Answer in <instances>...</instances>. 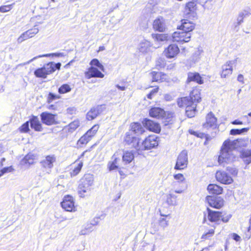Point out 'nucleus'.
Listing matches in <instances>:
<instances>
[{
	"instance_id": "obj_21",
	"label": "nucleus",
	"mask_w": 251,
	"mask_h": 251,
	"mask_svg": "<svg viewBox=\"0 0 251 251\" xmlns=\"http://www.w3.org/2000/svg\"><path fill=\"white\" fill-rule=\"evenodd\" d=\"M153 28L159 32H163L166 28L165 20L162 17H159L155 19L153 23Z\"/></svg>"
},
{
	"instance_id": "obj_39",
	"label": "nucleus",
	"mask_w": 251,
	"mask_h": 251,
	"mask_svg": "<svg viewBox=\"0 0 251 251\" xmlns=\"http://www.w3.org/2000/svg\"><path fill=\"white\" fill-rule=\"evenodd\" d=\"M79 126V121L75 120L68 125V130L70 132L74 131Z\"/></svg>"
},
{
	"instance_id": "obj_56",
	"label": "nucleus",
	"mask_w": 251,
	"mask_h": 251,
	"mask_svg": "<svg viewBox=\"0 0 251 251\" xmlns=\"http://www.w3.org/2000/svg\"><path fill=\"white\" fill-rule=\"evenodd\" d=\"M236 140L238 141V145H236V147H235V149L237 148L238 147H241L242 146H245L246 145V141L242 139H237Z\"/></svg>"
},
{
	"instance_id": "obj_36",
	"label": "nucleus",
	"mask_w": 251,
	"mask_h": 251,
	"mask_svg": "<svg viewBox=\"0 0 251 251\" xmlns=\"http://www.w3.org/2000/svg\"><path fill=\"white\" fill-rule=\"evenodd\" d=\"M134 155L131 151H126L123 155V162L125 164L130 163L134 159Z\"/></svg>"
},
{
	"instance_id": "obj_60",
	"label": "nucleus",
	"mask_w": 251,
	"mask_h": 251,
	"mask_svg": "<svg viewBox=\"0 0 251 251\" xmlns=\"http://www.w3.org/2000/svg\"><path fill=\"white\" fill-rule=\"evenodd\" d=\"M241 14L244 17H246L247 16H248L249 15L251 14V10H244L243 11L240 12Z\"/></svg>"
},
{
	"instance_id": "obj_37",
	"label": "nucleus",
	"mask_w": 251,
	"mask_h": 251,
	"mask_svg": "<svg viewBox=\"0 0 251 251\" xmlns=\"http://www.w3.org/2000/svg\"><path fill=\"white\" fill-rule=\"evenodd\" d=\"M34 74L37 77L43 78H46L48 75L43 67L36 69L34 71Z\"/></svg>"
},
{
	"instance_id": "obj_44",
	"label": "nucleus",
	"mask_w": 251,
	"mask_h": 251,
	"mask_svg": "<svg viewBox=\"0 0 251 251\" xmlns=\"http://www.w3.org/2000/svg\"><path fill=\"white\" fill-rule=\"evenodd\" d=\"M88 133H85L83 136H82L78 140V142L80 144H87L90 140L91 138L89 137Z\"/></svg>"
},
{
	"instance_id": "obj_63",
	"label": "nucleus",
	"mask_w": 251,
	"mask_h": 251,
	"mask_svg": "<svg viewBox=\"0 0 251 251\" xmlns=\"http://www.w3.org/2000/svg\"><path fill=\"white\" fill-rule=\"evenodd\" d=\"M237 80L242 83H244V76L240 74L238 75Z\"/></svg>"
},
{
	"instance_id": "obj_46",
	"label": "nucleus",
	"mask_w": 251,
	"mask_h": 251,
	"mask_svg": "<svg viewBox=\"0 0 251 251\" xmlns=\"http://www.w3.org/2000/svg\"><path fill=\"white\" fill-rule=\"evenodd\" d=\"M23 162L25 164H28L29 165L33 164L34 163L33 159L30 155L25 156L23 159Z\"/></svg>"
},
{
	"instance_id": "obj_51",
	"label": "nucleus",
	"mask_w": 251,
	"mask_h": 251,
	"mask_svg": "<svg viewBox=\"0 0 251 251\" xmlns=\"http://www.w3.org/2000/svg\"><path fill=\"white\" fill-rule=\"evenodd\" d=\"M13 4L3 5L0 7V12H6L9 11L12 8Z\"/></svg>"
},
{
	"instance_id": "obj_27",
	"label": "nucleus",
	"mask_w": 251,
	"mask_h": 251,
	"mask_svg": "<svg viewBox=\"0 0 251 251\" xmlns=\"http://www.w3.org/2000/svg\"><path fill=\"white\" fill-rule=\"evenodd\" d=\"M149 114L151 117L159 119L164 116L165 111L161 108L153 107L150 109Z\"/></svg>"
},
{
	"instance_id": "obj_4",
	"label": "nucleus",
	"mask_w": 251,
	"mask_h": 251,
	"mask_svg": "<svg viewBox=\"0 0 251 251\" xmlns=\"http://www.w3.org/2000/svg\"><path fill=\"white\" fill-rule=\"evenodd\" d=\"M157 139V137L155 135L149 136L141 144L135 145L136 150L139 151H142L154 148L158 145Z\"/></svg>"
},
{
	"instance_id": "obj_43",
	"label": "nucleus",
	"mask_w": 251,
	"mask_h": 251,
	"mask_svg": "<svg viewBox=\"0 0 251 251\" xmlns=\"http://www.w3.org/2000/svg\"><path fill=\"white\" fill-rule=\"evenodd\" d=\"M90 65L92 66H95L98 67L100 70L103 71H104V67L103 66L100 62L98 59H93L90 62Z\"/></svg>"
},
{
	"instance_id": "obj_28",
	"label": "nucleus",
	"mask_w": 251,
	"mask_h": 251,
	"mask_svg": "<svg viewBox=\"0 0 251 251\" xmlns=\"http://www.w3.org/2000/svg\"><path fill=\"white\" fill-rule=\"evenodd\" d=\"M191 81L196 82L199 84H202L203 82V80L199 73L190 72L188 74L187 83H189Z\"/></svg>"
},
{
	"instance_id": "obj_13",
	"label": "nucleus",
	"mask_w": 251,
	"mask_h": 251,
	"mask_svg": "<svg viewBox=\"0 0 251 251\" xmlns=\"http://www.w3.org/2000/svg\"><path fill=\"white\" fill-rule=\"evenodd\" d=\"M61 204L62 207L67 211L72 212L75 211L74 200L71 196H65Z\"/></svg>"
},
{
	"instance_id": "obj_64",
	"label": "nucleus",
	"mask_w": 251,
	"mask_h": 251,
	"mask_svg": "<svg viewBox=\"0 0 251 251\" xmlns=\"http://www.w3.org/2000/svg\"><path fill=\"white\" fill-rule=\"evenodd\" d=\"M244 118L248 119V121L249 123H251V112L249 113L248 115H245L244 116Z\"/></svg>"
},
{
	"instance_id": "obj_9",
	"label": "nucleus",
	"mask_w": 251,
	"mask_h": 251,
	"mask_svg": "<svg viewBox=\"0 0 251 251\" xmlns=\"http://www.w3.org/2000/svg\"><path fill=\"white\" fill-rule=\"evenodd\" d=\"M56 161V157L54 155L47 156L41 162V164L44 171L48 174H50L51 169L53 166V163Z\"/></svg>"
},
{
	"instance_id": "obj_20",
	"label": "nucleus",
	"mask_w": 251,
	"mask_h": 251,
	"mask_svg": "<svg viewBox=\"0 0 251 251\" xmlns=\"http://www.w3.org/2000/svg\"><path fill=\"white\" fill-rule=\"evenodd\" d=\"M61 66V64L60 63H55L51 62L45 65L43 67L47 75H49L54 72L56 70H59Z\"/></svg>"
},
{
	"instance_id": "obj_40",
	"label": "nucleus",
	"mask_w": 251,
	"mask_h": 251,
	"mask_svg": "<svg viewBox=\"0 0 251 251\" xmlns=\"http://www.w3.org/2000/svg\"><path fill=\"white\" fill-rule=\"evenodd\" d=\"M249 130V128H243L242 129H232L230 131V134L231 135H240L244 132H247Z\"/></svg>"
},
{
	"instance_id": "obj_6",
	"label": "nucleus",
	"mask_w": 251,
	"mask_h": 251,
	"mask_svg": "<svg viewBox=\"0 0 251 251\" xmlns=\"http://www.w3.org/2000/svg\"><path fill=\"white\" fill-rule=\"evenodd\" d=\"M191 33L186 32L182 30L174 32L172 35V40L173 42L183 44L188 42L191 39Z\"/></svg>"
},
{
	"instance_id": "obj_34",
	"label": "nucleus",
	"mask_w": 251,
	"mask_h": 251,
	"mask_svg": "<svg viewBox=\"0 0 251 251\" xmlns=\"http://www.w3.org/2000/svg\"><path fill=\"white\" fill-rule=\"evenodd\" d=\"M152 81L162 82L165 79L166 75L159 72H152L150 73Z\"/></svg>"
},
{
	"instance_id": "obj_7",
	"label": "nucleus",
	"mask_w": 251,
	"mask_h": 251,
	"mask_svg": "<svg viewBox=\"0 0 251 251\" xmlns=\"http://www.w3.org/2000/svg\"><path fill=\"white\" fill-rule=\"evenodd\" d=\"M188 164V152L183 150L178 155L175 169L183 170L187 167Z\"/></svg>"
},
{
	"instance_id": "obj_57",
	"label": "nucleus",
	"mask_w": 251,
	"mask_h": 251,
	"mask_svg": "<svg viewBox=\"0 0 251 251\" xmlns=\"http://www.w3.org/2000/svg\"><path fill=\"white\" fill-rule=\"evenodd\" d=\"M231 215L228 214L225 216L222 215V217H221L222 221L224 223H227L228 222L229 220L231 218Z\"/></svg>"
},
{
	"instance_id": "obj_8",
	"label": "nucleus",
	"mask_w": 251,
	"mask_h": 251,
	"mask_svg": "<svg viewBox=\"0 0 251 251\" xmlns=\"http://www.w3.org/2000/svg\"><path fill=\"white\" fill-rule=\"evenodd\" d=\"M206 201L209 205L215 208L219 209L224 204V200L221 197L218 196H207Z\"/></svg>"
},
{
	"instance_id": "obj_22",
	"label": "nucleus",
	"mask_w": 251,
	"mask_h": 251,
	"mask_svg": "<svg viewBox=\"0 0 251 251\" xmlns=\"http://www.w3.org/2000/svg\"><path fill=\"white\" fill-rule=\"evenodd\" d=\"M125 142L126 144L131 145V146L136 149V144H139V139L134 137L130 132H127L125 137Z\"/></svg>"
},
{
	"instance_id": "obj_29",
	"label": "nucleus",
	"mask_w": 251,
	"mask_h": 251,
	"mask_svg": "<svg viewBox=\"0 0 251 251\" xmlns=\"http://www.w3.org/2000/svg\"><path fill=\"white\" fill-rule=\"evenodd\" d=\"M29 121L30 126L32 128L38 131H41L42 130V125L37 117L33 116Z\"/></svg>"
},
{
	"instance_id": "obj_2",
	"label": "nucleus",
	"mask_w": 251,
	"mask_h": 251,
	"mask_svg": "<svg viewBox=\"0 0 251 251\" xmlns=\"http://www.w3.org/2000/svg\"><path fill=\"white\" fill-rule=\"evenodd\" d=\"M239 141L237 140H226L224 142L221 150V153L218 158L219 164L224 163H229L235 158V156L232 153V151L235 149L236 145H238Z\"/></svg>"
},
{
	"instance_id": "obj_50",
	"label": "nucleus",
	"mask_w": 251,
	"mask_h": 251,
	"mask_svg": "<svg viewBox=\"0 0 251 251\" xmlns=\"http://www.w3.org/2000/svg\"><path fill=\"white\" fill-rule=\"evenodd\" d=\"M214 233V230L213 229H211L208 230V232H206L205 234L202 235L201 238L204 239H207L209 237H211L213 235Z\"/></svg>"
},
{
	"instance_id": "obj_30",
	"label": "nucleus",
	"mask_w": 251,
	"mask_h": 251,
	"mask_svg": "<svg viewBox=\"0 0 251 251\" xmlns=\"http://www.w3.org/2000/svg\"><path fill=\"white\" fill-rule=\"evenodd\" d=\"M151 44L150 42L144 40L142 41L138 46V50L140 52L142 53H147L150 50Z\"/></svg>"
},
{
	"instance_id": "obj_62",
	"label": "nucleus",
	"mask_w": 251,
	"mask_h": 251,
	"mask_svg": "<svg viewBox=\"0 0 251 251\" xmlns=\"http://www.w3.org/2000/svg\"><path fill=\"white\" fill-rule=\"evenodd\" d=\"M2 170L4 174L7 172H11L13 170L11 166L3 168Z\"/></svg>"
},
{
	"instance_id": "obj_32",
	"label": "nucleus",
	"mask_w": 251,
	"mask_h": 251,
	"mask_svg": "<svg viewBox=\"0 0 251 251\" xmlns=\"http://www.w3.org/2000/svg\"><path fill=\"white\" fill-rule=\"evenodd\" d=\"M209 192L212 194L219 195L223 192V188L221 186L213 184H209L207 187Z\"/></svg>"
},
{
	"instance_id": "obj_10",
	"label": "nucleus",
	"mask_w": 251,
	"mask_h": 251,
	"mask_svg": "<svg viewBox=\"0 0 251 251\" xmlns=\"http://www.w3.org/2000/svg\"><path fill=\"white\" fill-rule=\"evenodd\" d=\"M237 58L227 61L222 66V71L221 74V77L226 78L230 75L233 71L232 66L237 62Z\"/></svg>"
},
{
	"instance_id": "obj_45",
	"label": "nucleus",
	"mask_w": 251,
	"mask_h": 251,
	"mask_svg": "<svg viewBox=\"0 0 251 251\" xmlns=\"http://www.w3.org/2000/svg\"><path fill=\"white\" fill-rule=\"evenodd\" d=\"M99 126L98 125H94L90 129H89L86 133H88L89 137L91 138L98 131L99 129Z\"/></svg>"
},
{
	"instance_id": "obj_38",
	"label": "nucleus",
	"mask_w": 251,
	"mask_h": 251,
	"mask_svg": "<svg viewBox=\"0 0 251 251\" xmlns=\"http://www.w3.org/2000/svg\"><path fill=\"white\" fill-rule=\"evenodd\" d=\"M152 37L157 41H164L168 39V36L167 34H152Z\"/></svg>"
},
{
	"instance_id": "obj_5",
	"label": "nucleus",
	"mask_w": 251,
	"mask_h": 251,
	"mask_svg": "<svg viewBox=\"0 0 251 251\" xmlns=\"http://www.w3.org/2000/svg\"><path fill=\"white\" fill-rule=\"evenodd\" d=\"M185 189L182 188H173L171 187L169 189L168 192L166 194V202L170 206H176L177 205V196L174 193L181 194L184 192Z\"/></svg>"
},
{
	"instance_id": "obj_19",
	"label": "nucleus",
	"mask_w": 251,
	"mask_h": 251,
	"mask_svg": "<svg viewBox=\"0 0 251 251\" xmlns=\"http://www.w3.org/2000/svg\"><path fill=\"white\" fill-rule=\"evenodd\" d=\"M217 119L212 112L209 113L206 116V122L203 124V127L206 128H215L217 126Z\"/></svg>"
},
{
	"instance_id": "obj_16",
	"label": "nucleus",
	"mask_w": 251,
	"mask_h": 251,
	"mask_svg": "<svg viewBox=\"0 0 251 251\" xmlns=\"http://www.w3.org/2000/svg\"><path fill=\"white\" fill-rule=\"evenodd\" d=\"M143 124L147 129L150 131L157 132L160 130L159 124L151 120L145 119L143 121Z\"/></svg>"
},
{
	"instance_id": "obj_48",
	"label": "nucleus",
	"mask_w": 251,
	"mask_h": 251,
	"mask_svg": "<svg viewBox=\"0 0 251 251\" xmlns=\"http://www.w3.org/2000/svg\"><path fill=\"white\" fill-rule=\"evenodd\" d=\"M201 52V51L200 50H196L192 57V60L195 62L197 61L200 58Z\"/></svg>"
},
{
	"instance_id": "obj_42",
	"label": "nucleus",
	"mask_w": 251,
	"mask_h": 251,
	"mask_svg": "<svg viewBox=\"0 0 251 251\" xmlns=\"http://www.w3.org/2000/svg\"><path fill=\"white\" fill-rule=\"evenodd\" d=\"M71 88L70 86L67 84L61 85L58 89V92L60 94H65L71 91Z\"/></svg>"
},
{
	"instance_id": "obj_23",
	"label": "nucleus",
	"mask_w": 251,
	"mask_h": 251,
	"mask_svg": "<svg viewBox=\"0 0 251 251\" xmlns=\"http://www.w3.org/2000/svg\"><path fill=\"white\" fill-rule=\"evenodd\" d=\"M102 106H98L93 107L87 113L86 118L88 120H92L96 118L101 112H102Z\"/></svg>"
},
{
	"instance_id": "obj_17",
	"label": "nucleus",
	"mask_w": 251,
	"mask_h": 251,
	"mask_svg": "<svg viewBox=\"0 0 251 251\" xmlns=\"http://www.w3.org/2000/svg\"><path fill=\"white\" fill-rule=\"evenodd\" d=\"M85 76L87 79H90L91 77L103 78L104 75L98 69L92 66L89 68L88 71L85 73Z\"/></svg>"
},
{
	"instance_id": "obj_49",
	"label": "nucleus",
	"mask_w": 251,
	"mask_h": 251,
	"mask_svg": "<svg viewBox=\"0 0 251 251\" xmlns=\"http://www.w3.org/2000/svg\"><path fill=\"white\" fill-rule=\"evenodd\" d=\"M30 38L33 37L39 32V29L37 28H34L26 31Z\"/></svg>"
},
{
	"instance_id": "obj_35",
	"label": "nucleus",
	"mask_w": 251,
	"mask_h": 251,
	"mask_svg": "<svg viewBox=\"0 0 251 251\" xmlns=\"http://www.w3.org/2000/svg\"><path fill=\"white\" fill-rule=\"evenodd\" d=\"M55 56V57H62L64 56V53L59 52V53H49V54H43V55H40L37 56H35L33 57L31 60L27 61L26 64H29L33 61L36 60L37 58L43 57H49V56Z\"/></svg>"
},
{
	"instance_id": "obj_14",
	"label": "nucleus",
	"mask_w": 251,
	"mask_h": 251,
	"mask_svg": "<svg viewBox=\"0 0 251 251\" xmlns=\"http://www.w3.org/2000/svg\"><path fill=\"white\" fill-rule=\"evenodd\" d=\"M197 9L196 2L194 1H189L186 4L185 14L188 17L195 18L197 15Z\"/></svg>"
},
{
	"instance_id": "obj_53",
	"label": "nucleus",
	"mask_w": 251,
	"mask_h": 251,
	"mask_svg": "<svg viewBox=\"0 0 251 251\" xmlns=\"http://www.w3.org/2000/svg\"><path fill=\"white\" fill-rule=\"evenodd\" d=\"M159 225L164 228L168 226V221L164 218H161L159 221Z\"/></svg>"
},
{
	"instance_id": "obj_47",
	"label": "nucleus",
	"mask_w": 251,
	"mask_h": 251,
	"mask_svg": "<svg viewBox=\"0 0 251 251\" xmlns=\"http://www.w3.org/2000/svg\"><path fill=\"white\" fill-rule=\"evenodd\" d=\"M30 38L29 36H28V34L26 33V32H24L18 38L17 40V41L18 43H21L24 41Z\"/></svg>"
},
{
	"instance_id": "obj_15",
	"label": "nucleus",
	"mask_w": 251,
	"mask_h": 251,
	"mask_svg": "<svg viewBox=\"0 0 251 251\" xmlns=\"http://www.w3.org/2000/svg\"><path fill=\"white\" fill-rule=\"evenodd\" d=\"M179 52L178 46L175 44L170 45L164 51V55L168 58H172Z\"/></svg>"
},
{
	"instance_id": "obj_26",
	"label": "nucleus",
	"mask_w": 251,
	"mask_h": 251,
	"mask_svg": "<svg viewBox=\"0 0 251 251\" xmlns=\"http://www.w3.org/2000/svg\"><path fill=\"white\" fill-rule=\"evenodd\" d=\"M111 161H109L107 164V168L109 171H112L118 169L119 166V162H120V158L117 157L116 154L115 153L112 156Z\"/></svg>"
},
{
	"instance_id": "obj_33",
	"label": "nucleus",
	"mask_w": 251,
	"mask_h": 251,
	"mask_svg": "<svg viewBox=\"0 0 251 251\" xmlns=\"http://www.w3.org/2000/svg\"><path fill=\"white\" fill-rule=\"evenodd\" d=\"M131 129L132 132L137 135L142 134L145 132L144 128L142 127L141 124L138 123L131 124Z\"/></svg>"
},
{
	"instance_id": "obj_3",
	"label": "nucleus",
	"mask_w": 251,
	"mask_h": 251,
	"mask_svg": "<svg viewBox=\"0 0 251 251\" xmlns=\"http://www.w3.org/2000/svg\"><path fill=\"white\" fill-rule=\"evenodd\" d=\"M94 183L93 175L90 174H85L80 180L78 188V193L79 196L84 198L87 196L91 191V186Z\"/></svg>"
},
{
	"instance_id": "obj_52",
	"label": "nucleus",
	"mask_w": 251,
	"mask_h": 251,
	"mask_svg": "<svg viewBox=\"0 0 251 251\" xmlns=\"http://www.w3.org/2000/svg\"><path fill=\"white\" fill-rule=\"evenodd\" d=\"M20 129L22 132H27L29 130V122L28 121L25 122L21 126Z\"/></svg>"
},
{
	"instance_id": "obj_59",
	"label": "nucleus",
	"mask_w": 251,
	"mask_h": 251,
	"mask_svg": "<svg viewBox=\"0 0 251 251\" xmlns=\"http://www.w3.org/2000/svg\"><path fill=\"white\" fill-rule=\"evenodd\" d=\"M245 17L241 14V13H239L237 18V25H239L243 22V19Z\"/></svg>"
},
{
	"instance_id": "obj_11",
	"label": "nucleus",
	"mask_w": 251,
	"mask_h": 251,
	"mask_svg": "<svg viewBox=\"0 0 251 251\" xmlns=\"http://www.w3.org/2000/svg\"><path fill=\"white\" fill-rule=\"evenodd\" d=\"M56 115L47 112H43L40 115L41 119L43 123L48 126L55 125L58 123L56 121Z\"/></svg>"
},
{
	"instance_id": "obj_31",
	"label": "nucleus",
	"mask_w": 251,
	"mask_h": 251,
	"mask_svg": "<svg viewBox=\"0 0 251 251\" xmlns=\"http://www.w3.org/2000/svg\"><path fill=\"white\" fill-rule=\"evenodd\" d=\"M240 156L246 164L251 163V150H243L240 153Z\"/></svg>"
},
{
	"instance_id": "obj_55",
	"label": "nucleus",
	"mask_w": 251,
	"mask_h": 251,
	"mask_svg": "<svg viewBox=\"0 0 251 251\" xmlns=\"http://www.w3.org/2000/svg\"><path fill=\"white\" fill-rule=\"evenodd\" d=\"M59 98V97L55 95V94L50 93L48 96V102H51L53 100L57 99Z\"/></svg>"
},
{
	"instance_id": "obj_25",
	"label": "nucleus",
	"mask_w": 251,
	"mask_h": 251,
	"mask_svg": "<svg viewBox=\"0 0 251 251\" xmlns=\"http://www.w3.org/2000/svg\"><path fill=\"white\" fill-rule=\"evenodd\" d=\"M174 178L176 181L172 182L171 187L173 188H180L179 186L185 180V178L182 174H176L174 175Z\"/></svg>"
},
{
	"instance_id": "obj_1",
	"label": "nucleus",
	"mask_w": 251,
	"mask_h": 251,
	"mask_svg": "<svg viewBox=\"0 0 251 251\" xmlns=\"http://www.w3.org/2000/svg\"><path fill=\"white\" fill-rule=\"evenodd\" d=\"M201 100L200 92L198 89H193L189 96L181 98L177 100L179 107L185 106V113L189 118L194 117L197 112L196 107L198 103Z\"/></svg>"
},
{
	"instance_id": "obj_24",
	"label": "nucleus",
	"mask_w": 251,
	"mask_h": 251,
	"mask_svg": "<svg viewBox=\"0 0 251 251\" xmlns=\"http://www.w3.org/2000/svg\"><path fill=\"white\" fill-rule=\"evenodd\" d=\"M207 210L208 211L207 218L210 222H217L220 219L221 217H222V212L213 211L208 208H207Z\"/></svg>"
},
{
	"instance_id": "obj_12",
	"label": "nucleus",
	"mask_w": 251,
	"mask_h": 251,
	"mask_svg": "<svg viewBox=\"0 0 251 251\" xmlns=\"http://www.w3.org/2000/svg\"><path fill=\"white\" fill-rule=\"evenodd\" d=\"M216 178L219 182L225 184H231L233 182L232 178L226 172L218 171L216 173Z\"/></svg>"
},
{
	"instance_id": "obj_54",
	"label": "nucleus",
	"mask_w": 251,
	"mask_h": 251,
	"mask_svg": "<svg viewBox=\"0 0 251 251\" xmlns=\"http://www.w3.org/2000/svg\"><path fill=\"white\" fill-rule=\"evenodd\" d=\"M104 218V216L103 215H101L100 217H96L94 218L93 220L92 221L91 225L92 226H95L97 225L99 223V220H102Z\"/></svg>"
},
{
	"instance_id": "obj_18",
	"label": "nucleus",
	"mask_w": 251,
	"mask_h": 251,
	"mask_svg": "<svg viewBox=\"0 0 251 251\" xmlns=\"http://www.w3.org/2000/svg\"><path fill=\"white\" fill-rule=\"evenodd\" d=\"M181 23V25L177 28L186 32L191 33L195 28V24L185 19L182 20Z\"/></svg>"
},
{
	"instance_id": "obj_58",
	"label": "nucleus",
	"mask_w": 251,
	"mask_h": 251,
	"mask_svg": "<svg viewBox=\"0 0 251 251\" xmlns=\"http://www.w3.org/2000/svg\"><path fill=\"white\" fill-rule=\"evenodd\" d=\"M90 232V229H88L87 228H86V227H85L84 228L82 229L80 231L79 234L80 235H86V234H89Z\"/></svg>"
},
{
	"instance_id": "obj_61",
	"label": "nucleus",
	"mask_w": 251,
	"mask_h": 251,
	"mask_svg": "<svg viewBox=\"0 0 251 251\" xmlns=\"http://www.w3.org/2000/svg\"><path fill=\"white\" fill-rule=\"evenodd\" d=\"M232 237L233 239L237 242L240 241L241 240V237L236 233H233Z\"/></svg>"
},
{
	"instance_id": "obj_41",
	"label": "nucleus",
	"mask_w": 251,
	"mask_h": 251,
	"mask_svg": "<svg viewBox=\"0 0 251 251\" xmlns=\"http://www.w3.org/2000/svg\"><path fill=\"white\" fill-rule=\"evenodd\" d=\"M83 166V163L80 162L75 167L74 169L71 172L70 174L72 176H76L81 170V168Z\"/></svg>"
}]
</instances>
